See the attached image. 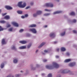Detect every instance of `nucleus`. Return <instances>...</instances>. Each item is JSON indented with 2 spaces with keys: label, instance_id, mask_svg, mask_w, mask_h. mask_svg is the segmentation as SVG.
<instances>
[{
  "label": "nucleus",
  "instance_id": "f257e3e1",
  "mask_svg": "<svg viewBox=\"0 0 77 77\" xmlns=\"http://www.w3.org/2000/svg\"><path fill=\"white\" fill-rule=\"evenodd\" d=\"M46 68L49 69H51L54 68H57L59 67V66L56 63L53 62L51 65H47L45 66Z\"/></svg>",
  "mask_w": 77,
  "mask_h": 77
},
{
  "label": "nucleus",
  "instance_id": "f03ea898",
  "mask_svg": "<svg viewBox=\"0 0 77 77\" xmlns=\"http://www.w3.org/2000/svg\"><path fill=\"white\" fill-rule=\"evenodd\" d=\"M49 36L51 38H54L56 36L55 33L54 32H51L49 34Z\"/></svg>",
  "mask_w": 77,
  "mask_h": 77
},
{
  "label": "nucleus",
  "instance_id": "7ed1b4c3",
  "mask_svg": "<svg viewBox=\"0 0 77 77\" xmlns=\"http://www.w3.org/2000/svg\"><path fill=\"white\" fill-rule=\"evenodd\" d=\"M29 30L32 32L33 33H37V31L36 29L34 28H32L29 29Z\"/></svg>",
  "mask_w": 77,
  "mask_h": 77
},
{
  "label": "nucleus",
  "instance_id": "20e7f679",
  "mask_svg": "<svg viewBox=\"0 0 77 77\" xmlns=\"http://www.w3.org/2000/svg\"><path fill=\"white\" fill-rule=\"evenodd\" d=\"M5 8L7 9V10H11L13 8L11 6L8 5H6L5 6Z\"/></svg>",
  "mask_w": 77,
  "mask_h": 77
},
{
  "label": "nucleus",
  "instance_id": "39448f33",
  "mask_svg": "<svg viewBox=\"0 0 77 77\" xmlns=\"http://www.w3.org/2000/svg\"><path fill=\"white\" fill-rule=\"evenodd\" d=\"M11 24L14 26H15V27H18V24L16 22H11Z\"/></svg>",
  "mask_w": 77,
  "mask_h": 77
},
{
  "label": "nucleus",
  "instance_id": "423d86ee",
  "mask_svg": "<svg viewBox=\"0 0 77 77\" xmlns=\"http://www.w3.org/2000/svg\"><path fill=\"white\" fill-rule=\"evenodd\" d=\"M69 72V70H66V69H64L62 71V73L64 74L65 73H68V72Z\"/></svg>",
  "mask_w": 77,
  "mask_h": 77
},
{
  "label": "nucleus",
  "instance_id": "0eeeda50",
  "mask_svg": "<svg viewBox=\"0 0 77 77\" xmlns=\"http://www.w3.org/2000/svg\"><path fill=\"white\" fill-rule=\"evenodd\" d=\"M19 50H23V49H26V46H20L19 48Z\"/></svg>",
  "mask_w": 77,
  "mask_h": 77
},
{
  "label": "nucleus",
  "instance_id": "6e6552de",
  "mask_svg": "<svg viewBox=\"0 0 77 77\" xmlns=\"http://www.w3.org/2000/svg\"><path fill=\"white\" fill-rule=\"evenodd\" d=\"M27 42L25 40H23L19 41V43H20V44H26Z\"/></svg>",
  "mask_w": 77,
  "mask_h": 77
},
{
  "label": "nucleus",
  "instance_id": "1a4fd4ad",
  "mask_svg": "<svg viewBox=\"0 0 77 77\" xmlns=\"http://www.w3.org/2000/svg\"><path fill=\"white\" fill-rule=\"evenodd\" d=\"M26 2H24L23 3V4L22 5V6H21V8H24L26 6Z\"/></svg>",
  "mask_w": 77,
  "mask_h": 77
},
{
  "label": "nucleus",
  "instance_id": "9d476101",
  "mask_svg": "<svg viewBox=\"0 0 77 77\" xmlns=\"http://www.w3.org/2000/svg\"><path fill=\"white\" fill-rule=\"evenodd\" d=\"M22 3H23V2L22 1L19 2L18 3L17 5L19 6V7L21 8V6H22Z\"/></svg>",
  "mask_w": 77,
  "mask_h": 77
},
{
  "label": "nucleus",
  "instance_id": "9b49d317",
  "mask_svg": "<svg viewBox=\"0 0 77 77\" xmlns=\"http://www.w3.org/2000/svg\"><path fill=\"white\" fill-rule=\"evenodd\" d=\"M75 65V63L73 62L72 63H69V66H74Z\"/></svg>",
  "mask_w": 77,
  "mask_h": 77
},
{
  "label": "nucleus",
  "instance_id": "f8f14e48",
  "mask_svg": "<svg viewBox=\"0 0 77 77\" xmlns=\"http://www.w3.org/2000/svg\"><path fill=\"white\" fill-rule=\"evenodd\" d=\"M2 45H5L6 44V42L5 41V39H3L2 41Z\"/></svg>",
  "mask_w": 77,
  "mask_h": 77
},
{
  "label": "nucleus",
  "instance_id": "ddd939ff",
  "mask_svg": "<svg viewBox=\"0 0 77 77\" xmlns=\"http://www.w3.org/2000/svg\"><path fill=\"white\" fill-rule=\"evenodd\" d=\"M36 13L37 15H41L42 13V11L41 10H38L36 11Z\"/></svg>",
  "mask_w": 77,
  "mask_h": 77
},
{
  "label": "nucleus",
  "instance_id": "4468645a",
  "mask_svg": "<svg viewBox=\"0 0 77 77\" xmlns=\"http://www.w3.org/2000/svg\"><path fill=\"white\" fill-rule=\"evenodd\" d=\"M45 44V43L43 42L40 45L38 46V48H41V47H42L43 45H44Z\"/></svg>",
  "mask_w": 77,
  "mask_h": 77
},
{
  "label": "nucleus",
  "instance_id": "2eb2a0df",
  "mask_svg": "<svg viewBox=\"0 0 77 77\" xmlns=\"http://www.w3.org/2000/svg\"><path fill=\"white\" fill-rule=\"evenodd\" d=\"M62 12L61 11H55L53 13V14H59Z\"/></svg>",
  "mask_w": 77,
  "mask_h": 77
},
{
  "label": "nucleus",
  "instance_id": "dca6fc26",
  "mask_svg": "<svg viewBox=\"0 0 77 77\" xmlns=\"http://www.w3.org/2000/svg\"><path fill=\"white\" fill-rule=\"evenodd\" d=\"M18 59L17 58H15L13 60V63H17L18 62Z\"/></svg>",
  "mask_w": 77,
  "mask_h": 77
},
{
  "label": "nucleus",
  "instance_id": "f3484780",
  "mask_svg": "<svg viewBox=\"0 0 77 77\" xmlns=\"http://www.w3.org/2000/svg\"><path fill=\"white\" fill-rule=\"evenodd\" d=\"M71 60L70 59H66L64 60V62H69Z\"/></svg>",
  "mask_w": 77,
  "mask_h": 77
},
{
  "label": "nucleus",
  "instance_id": "a211bd4d",
  "mask_svg": "<svg viewBox=\"0 0 77 77\" xmlns=\"http://www.w3.org/2000/svg\"><path fill=\"white\" fill-rule=\"evenodd\" d=\"M5 66V63H1L0 65V68L2 69Z\"/></svg>",
  "mask_w": 77,
  "mask_h": 77
},
{
  "label": "nucleus",
  "instance_id": "6ab92c4d",
  "mask_svg": "<svg viewBox=\"0 0 77 77\" xmlns=\"http://www.w3.org/2000/svg\"><path fill=\"white\" fill-rule=\"evenodd\" d=\"M36 26V25L35 24H32V25H30L29 27H35Z\"/></svg>",
  "mask_w": 77,
  "mask_h": 77
},
{
  "label": "nucleus",
  "instance_id": "aec40b11",
  "mask_svg": "<svg viewBox=\"0 0 77 77\" xmlns=\"http://www.w3.org/2000/svg\"><path fill=\"white\" fill-rule=\"evenodd\" d=\"M11 49H12V50H16L17 49L16 47H15V45L12 46L11 47Z\"/></svg>",
  "mask_w": 77,
  "mask_h": 77
},
{
  "label": "nucleus",
  "instance_id": "412c9836",
  "mask_svg": "<svg viewBox=\"0 0 77 77\" xmlns=\"http://www.w3.org/2000/svg\"><path fill=\"white\" fill-rule=\"evenodd\" d=\"M61 50L62 51H65L66 50V49L64 47H62L61 48Z\"/></svg>",
  "mask_w": 77,
  "mask_h": 77
},
{
  "label": "nucleus",
  "instance_id": "4be33fe9",
  "mask_svg": "<svg viewBox=\"0 0 77 77\" xmlns=\"http://www.w3.org/2000/svg\"><path fill=\"white\" fill-rule=\"evenodd\" d=\"M4 18L6 20H9L10 18V17L9 16L6 15L4 17Z\"/></svg>",
  "mask_w": 77,
  "mask_h": 77
},
{
  "label": "nucleus",
  "instance_id": "5701e85b",
  "mask_svg": "<svg viewBox=\"0 0 77 77\" xmlns=\"http://www.w3.org/2000/svg\"><path fill=\"white\" fill-rule=\"evenodd\" d=\"M50 13H45L44 14V16H49V15H50Z\"/></svg>",
  "mask_w": 77,
  "mask_h": 77
},
{
  "label": "nucleus",
  "instance_id": "b1692460",
  "mask_svg": "<svg viewBox=\"0 0 77 77\" xmlns=\"http://www.w3.org/2000/svg\"><path fill=\"white\" fill-rule=\"evenodd\" d=\"M32 46V43H29L27 46V48H30V47Z\"/></svg>",
  "mask_w": 77,
  "mask_h": 77
},
{
  "label": "nucleus",
  "instance_id": "393cba45",
  "mask_svg": "<svg viewBox=\"0 0 77 77\" xmlns=\"http://www.w3.org/2000/svg\"><path fill=\"white\" fill-rule=\"evenodd\" d=\"M17 14H21L23 13V11H17Z\"/></svg>",
  "mask_w": 77,
  "mask_h": 77
},
{
  "label": "nucleus",
  "instance_id": "a878e982",
  "mask_svg": "<svg viewBox=\"0 0 77 77\" xmlns=\"http://www.w3.org/2000/svg\"><path fill=\"white\" fill-rule=\"evenodd\" d=\"M45 6H46V7H49L50 3H46L45 4Z\"/></svg>",
  "mask_w": 77,
  "mask_h": 77
},
{
  "label": "nucleus",
  "instance_id": "bb28decb",
  "mask_svg": "<svg viewBox=\"0 0 77 77\" xmlns=\"http://www.w3.org/2000/svg\"><path fill=\"white\" fill-rule=\"evenodd\" d=\"M0 23H2V24H4V23H6V21L5 20H2L0 21Z\"/></svg>",
  "mask_w": 77,
  "mask_h": 77
},
{
  "label": "nucleus",
  "instance_id": "cd10ccee",
  "mask_svg": "<svg viewBox=\"0 0 77 77\" xmlns=\"http://www.w3.org/2000/svg\"><path fill=\"white\" fill-rule=\"evenodd\" d=\"M69 15H75V13L73 12H72L69 14Z\"/></svg>",
  "mask_w": 77,
  "mask_h": 77
},
{
  "label": "nucleus",
  "instance_id": "c85d7f7f",
  "mask_svg": "<svg viewBox=\"0 0 77 77\" xmlns=\"http://www.w3.org/2000/svg\"><path fill=\"white\" fill-rule=\"evenodd\" d=\"M11 26V25L10 24H7V25L6 26V27L7 28H8V27H10Z\"/></svg>",
  "mask_w": 77,
  "mask_h": 77
},
{
  "label": "nucleus",
  "instance_id": "c756f323",
  "mask_svg": "<svg viewBox=\"0 0 77 77\" xmlns=\"http://www.w3.org/2000/svg\"><path fill=\"white\" fill-rule=\"evenodd\" d=\"M65 34V32H63L60 34V36H63Z\"/></svg>",
  "mask_w": 77,
  "mask_h": 77
},
{
  "label": "nucleus",
  "instance_id": "7c9ffc66",
  "mask_svg": "<svg viewBox=\"0 0 77 77\" xmlns=\"http://www.w3.org/2000/svg\"><path fill=\"white\" fill-rule=\"evenodd\" d=\"M48 77H52V74L51 73L49 74L48 75Z\"/></svg>",
  "mask_w": 77,
  "mask_h": 77
},
{
  "label": "nucleus",
  "instance_id": "2f4dec72",
  "mask_svg": "<svg viewBox=\"0 0 77 77\" xmlns=\"http://www.w3.org/2000/svg\"><path fill=\"white\" fill-rule=\"evenodd\" d=\"M45 11H46V12H50L51 10H48V9H45Z\"/></svg>",
  "mask_w": 77,
  "mask_h": 77
},
{
  "label": "nucleus",
  "instance_id": "473e14b6",
  "mask_svg": "<svg viewBox=\"0 0 77 77\" xmlns=\"http://www.w3.org/2000/svg\"><path fill=\"white\" fill-rule=\"evenodd\" d=\"M38 15L37 14V13L36 12V13H34L33 14V17H36Z\"/></svg>",
  "mask_w": 77,
  "mask_h": 77
},
{
  "label": "nucleus",
  "instance_id": "72a5a7b5",
  "mask_svg": "<svg viewBox=\"0 0 77 77\" xmlns=\"http://www.w3.org/2000/svg\"><path fill=\"white\" fill-rule=\"evenodd\" d=\"M49 5V7H51V8H52V7H53V4L50 3Z\"/></svg>",
  "mask_w": 77,
  "mask_h": 77
},
{
  "label": "nucleus",
  "instance_id": "f704fd0d",
  "mask_svg": "<svg viewBox=\"0 0 77 77\" xmlns=\"http://www.w3.org/2000/svg\"><path fill=\"white\" fill-rule=\"evenodd\" d=\"M39 66H40L38 64H37L36 65V68H39Z\"/></svg>",
  "mask_w": 77,
  "mask_h": 77
},
{
  "label": "nucleus",
  "instance_id": "c9c22d12",
  "mask_svg": "<svg viewBox=\"0 0 77 77\" xmlns=\"http://www.w3.org/2000/svg\"><path fill=\"white\" fill-rule=\"evenodd\" d=\"M45 53H48L49 52V50H45L44 51Z\"/></svg>",
  "mask_w": 77,
  "mask_h": 77
},
{
  "label": "nucleus",
  "instance_id": "e433bc0d",
  "mask_svg": "<svg viewBox=\"0 0 77 77\" xmlns=\"http://www.w3.org/2000/svg\"><path fill=\"white\" fill-rule=\"evenodd\" d=\"M23 31H24V29H21L19 30V32H20V33H21L22 32H23Z\"/></svg>",
  "mask_w": 77,
  "mask_h": 77
},
{
  "label": "nucleus",
  "instance_id": "4c0bfd02",
  "mask_svg": "<svg viewBox=\"0 0 77 77\" xmlns=\"http://www.w3.org/2000/svg\"><path fill=\"white\" fill-rule=\"evenodd\" d=\"M13 29V28H11L9 29V31L10 32H12V30Z\"/></svg>",
  "mask_w": 77,
  "mask_h": 77
},
{
  "label": "nucleus",
  "instance_id": "58836bf2",
  "mask_svg": "<svg viewBox=\"0 0 77 77\" xmlns=\"http://www.w3.org/2000/svg\"><path fill=\"white\" fill-rule=\"evenodd\" d=\"M26 36H27V37H29L31 36V35H30V34H26Z\"/></svg>",
  "mask_w": 77,
  "mask_h": 77
},
{
  "label": "nucleus",
  "instance_id": "ea45409f",
  "mask_svg": "<svg viewBox=\"0 0 77 77\" xmlns=\"http://www.w3.org/2000/svg\"><path fill=\"white\" fill-rule=\"evenodd\" d=\"M2 30H3V28H2V26H0V31H2Z\"/></svg>",
  "mask_w": 77,
  "mask_h": 77
},
{
  "label": "nucleus",
  "instance_id": "a19ab883",
  "mask_svg": "<svg viewBox=\"0 0 77 77\" xmlns=\"http://www.w3.org/2000/svg\"><path fill=\"white\" fill-rule=\"evenodd\" d=\"M15 76L16 77H20V75L18 74H17L15 75Z\"/></svg>",
  "mask_w": 77,
  "mask_h": 77
},
{
  "label": "nucleus",
  "instance_id": "79ce46f5",
  "mask_svg": "<svg viewBox=\"0 0 77 77\" xmlns=\"http://www.w3.org/2000/svg\"><path fill=\"white\" fill-rule=\"evenodd\" d=\"M66 56H69V55H70V54H69V53L67 52L66 53Z\"/></svg>",
  "mask_w": 77,
  "mask_h": 77
},
{
  "label": "nucleus",
  "instance_id": "37998d69",
  "mask_svg": "<svg viewBox=\"0 0 77 77\" xmlns=\"http://www.w3.org/2000/svg\"><path fill=\"white\" fill-rule=\"evenodd\" d=\"M47 60L46 59H45L43 60V62H47Z\"/></svg>",
  "mask_w": 77,
  "mask_h": 77
},
{
  "label": "nucleus",
  "instance_id": "c03bdc74",
  "mask_svg": "<svg viewBox=\"0 0 77 77\" xmlns=\"http://www.w3.org/2000/svg\"><path fill=\"white\" fill-rule=\"evenodd\" d=\"M29 8H30V6H28L26 7L25 8V9H29Z\"/></svg>",
  "mask_w": 77,
  "mask_h": 77
},
{
  "label": "nucleus",
  "instance_id": "a18cd8bd",
  "mask_svg": "<svg viewBox=\"0 0 77 77\" xmlns=\"http://www.w3.org/2000/svg\"><path fill=\"white\" fill-rule=\"evenodd\" d=\"M21 18H22L23 19H24V18H25V16H21Z\"/></svg>",
  "mask_w": 77,
  "mask_h": 77
},
{
  "label": "nucleus",
  "instance_id": "49530a36",
  "mask_svg": "<svg viewBox=\"0 0 77 77\" xmlns=\"http://www.w3.org/2000/svg\"><path fill=\"white\" fill-rule=\"evenodd\" d=\"M73 33H77V31H76L75 30H73Z\"/></svg>",
  "mask_w": 77,
  "mask_h": 77
},
{
  "label": "nucleus",
  "instance_id": "de8ad7c7",
  "mask_svg": "<svg viewBox=\"0 0 77 77\" xmlns=\"http://www.w3.org/2000/svg\"><path fill=\"white\" fill-rule=\"evenodd\" d=\"M25 17H28V15L27 14H26L24 15Z\"/></svg>",
  "mask_w": 77,
  "mask_h": 77
},
{
  "label": "nucleus",
  "instance_id": "09e8293b",
  "mask_svg": "<svg viewBox=\"0 0 77 77\" xmlns=\"http://www.w3.org/2000/svg\"><path fill=\"white\" fill-rule=\"evenodd\" d=\"M31 69H32V70H34V69H35V68L33 67H31Z\"/></svg>",
  "mask_w": 77,
  "mask_h": 77
},
{
  "label": "nucleus",
  "instance_id": "8fccbe9b",
  "mask_svg": "<svg viewBox=\"0 0 77 77\" xmlns=\"http://www.w3.org/2000/svg\"><path fill=\"white\" fill-rule=\"evenodd\" d=\"M75 22H76V20L75 19L73 20V22L75 23Z\"/></svg>",
  "mask_w": 77,
  "mask_h": 77
},
{
  "label": "nucleus",
  "instance_id": "3c124183",
  "mask_svg": "<svg viewBox=\"0 0 77 77\" xmlns=\"http://www.w3.org/2000/svg\"><path fill=\"white\" fill-rule=\"evenodd\" d=\"M6 15V13H5L2 14V16H4V15Z\"/></svg>",
  "mask_w": 77,
  "mask_h": 77
},
{
  "label": "nucleus",
  "instance_id": "603ef678",
  "mask_svg": "<svg viewBox=\"0 0 77 77\" xmlns=\"http://www.w3.org/2000/svg\"><path fill=\"white\" fill-rule=\"evenodd\" d=\"M38 51H39V50L37 49L36 51H35V53H37L38 52Z\"/></svg>",
  "mask_w": 77,
  "mask_h": 77
},
{
  "label": "nucleus",
  "instance_id": "864d4df0",
  "mask_svg": "<svg viewBox=\"0 0 77 77\" xmlns=\"http://www.w3.org/2000/svg\"><path fill=\"white\" fill-rule=\"evenodd\" d=\"M60 76H61V75H57V77H60Z\"/></svg>",
  "mask_w": 77,
  "mask_h": 77
},
{
  "label": "nucleus",
  "instance_id": "5fc2aeb1",
  "mask_svg": "<svg viewBox=\"0 0 77 77\" xmlns=\"http://www.w3.org/2000/svg\"><path fill=\"white\" fill-rule=\"evenodd\" d=\"M55 57H56V58H59V57L58 56H55Z\"/></svg>",
  "mask_w": 77,
  "mask_h": 77
},
{
  "label": "nucleus",
  "instance_id": "6e6d98bb",
  "mask_svg": "<svg viewBox=\"0 0 77 77\" xmlns=\"http://www.w3.org/2000/svg\"><path fill=\"white\" fill-rule=\"evenodd\" d=\"M57 51H59V48H57Z\"/></svg>",
  "mask_w": 77,
  "mask_h": 77
},
{
  "label": "nucleus",
  "instance_id": "4d7b16f0",
  "mask_svg": "<svg viewBox=\"0 0 77 77\" xmlns=\"http://www.w3.org/2000/svg\"><path fill=\"white\" fill-rule=\"evenodd\" d=\"M31 5H33V2H31L30 3Z\"/></svg>",
  "mask_w": 77,
  "mask_h": 77
},
{
  "label": "nucleus",
  "instance_id": "13d9d810",
  "mask_svg": "<svg viewBox=\"0 0 77 77\" xmlns=\"http://www.w3.org/2000/svg\"><path fill=\"white\" fill-rule=\"evenodd\" d=\"M20 72H22V73H24V71H20Z\"/></svg>",
  "mask_w": 77,
  "mask_h": 77
},
{
  "label": "nucleus",
  "instance_id": "bf43d9fd",
  "mask_svg": "<svg viewBox=\"0 0 77 77\" xmlns=\"http://www.w3.org/2000/svg\"><path fill=\"white\" fill-rule=\"evenodd\" d=\"M44 27L45 28H46V27H47V25H45L44 26Z\"/></svg>",
  "mask_w": 77,
  "mask_h": 77
},
{
  "label": "nucleus",
  "instance_id": "052dcab7",
  "mask_svg": "<svg viewBox=\"0 0 77 77\" xmlns=\"http://www.w3.org/2000/svg\"><path fill=\"white\" fill-rule=\"evenodd\" d=\"M42 76H43L45 75V74L44 73H42Z\"/></svg>",
  "mask_w": 77,
  "mask_h": 77
},
{
  "label": "nucleus",
  "instance_id": "680f3d73",
  "mask_svg": "<svg viewBox=\"0 0 77 77\" xmlns=\"http://www.w3.org/2000/svg\"><path fill=\"white\" fill-rule=\"evenodd\" d=\"M55 1L56 2H59V0H55Z\"/></svg>",
  "mask_w": 77,
  "mask_h": 77
},
{
  "label": "nucleus",
  "instance_id": "e2e57ef3",
  "mask_svg": "<svg viewBox=\"0 0 77 77\" xmlns=\"http://www.w3.org/2000/svg\"><path fill=\"white\" fill-rule=\"evenodd\" d=\"M1 12H2V10L0 9V14H1Z\"/></svg>",
  "mask_w": 77,
  "mask_h": 77
},
{
  "label": "nucleus",
  "instance_id": "0e129e2a",
  "mask_svg": "<svg viewBox=\"0 0 77 77\" xmlns=\"http://www.w3.org/2000/svg\"><path fill=\"white\" fill-rule=\"evenodd\" d=\"M42 20H44V18H42Z\"/></svg>",
  "mask_w": 77,
  "mask_h": 77
},
{
  "label": "nucleus",
  "instance_id": "69168bd1",
  "mask_svg": "<svg viewBox=\"0 0 77 77\" xmlns=\"http://www.w3.org/2000/svg\"><path fill=\"white\" fill-rule=\"evenodd\" d=\"M54 43H57V42H54Z\"/></svg>",
  "mask_w": 77,
  "mask_h": 77
},
{
  "label": "nucleus",
  "instance_id": "338daca9",
  "mask_svg": "<svg viewBox=\"0 0 77 77\" xmlns=\"http://www.w3.org/2000/svg\"><path fill=\"white\" fill-rule=\"evenodd\" d=\"M11 77H14V76H12Z\"/></svg>",
  "mask_w": 77,
  "mask_h": 77
},
{
  "label": "nucleus",
  "instance_id": "774afa93",
  "mask_svg": "<svg viewBox=\"0 0 77 77\" xmlns=\"http://www.w3.org/2000/svg\"><path fill=\"white\" fill-rule=\"evenodd\" d=\"M27 71H28V70H26V72Z\"/></svg>",
  "mask_w": 77,
  "mask_h": 77
}]
</instances>
